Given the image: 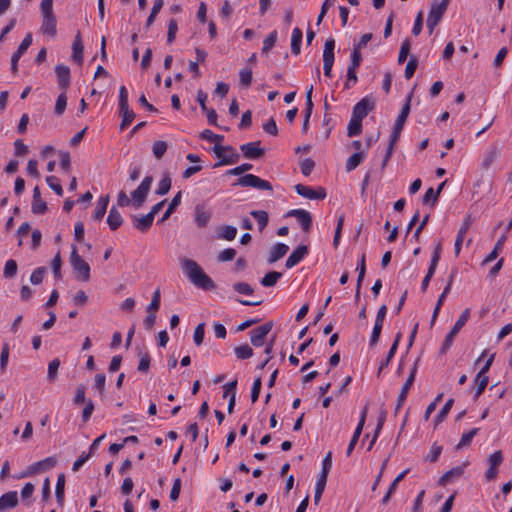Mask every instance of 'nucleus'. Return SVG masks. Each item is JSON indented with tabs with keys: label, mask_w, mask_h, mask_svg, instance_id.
<instances>
[{
	"label": "nucleus",
	"mask_w": 512,
	"mask_h": 512,
	"mask_svg": "<svg viewBox=\"0 0 512 512\" xmlns=\"http://www.w3.org/2000/svg\"><path fill=\"white\" fill-rule=\"evenodd\" d=\"M182 268L185 271L188 279L198 288L203 290H213L216 288L214 281L208 276L200 265L188 258H184L182 261Z\"/></svg>",
	"instance_id": "obj_1"
},
{
	"label": "nucleus",
	"mask_w": 512,
	"mask_h": 512,
	"mask_svg": "<svg viewBox=\"0 0 512 512\" xmlns=\"http://www.w3.org/2000/svg\"><path fill=\"white\" fill-rule=\"evenodd\" d=\"M70 264L76 273V278L83 282H87L90 279V266L82 259L78 254L77 247L72 245V251L70 254Z\"/></svg>",
	"instance_id": "obj_2"
},
{
	"label": "nucleus",
	"mask_w": 512,
	"mask_h": 512,
	"mask_svg": "<svg viewBox=\"0 0 512 512\" xmlns=\"http://www.w3.org/2000/svg\"><path fill=\"white\" fill-rule=\"evenodd\" d=\"M469 317H470V309L467 308L462 312V314L460 315V317L454 324L451 331L447 334V336L442 344V347L440 349V352L442 354H445L447 352V350L452 346L454 338L459 333V331L462 329V327L466 324Z\"/></svg>",
	"instance_id": "obj_3"
},
{
	"label": "nucleus",
	"mask_w": 512,
	"mask_h": 512,
	"mask_svg": "<svg viewBox=\"0 0 512 512\" xmlns=\"http://www.w3.org/2000/svg\"><path fill=\"white\" fill-rule=\"evenodd\" d=\"M153 182L152 176H146L140 185L131 193L132 198V206L135 209H139L142 207L144 202L146 201L147 195L150 191L151 185Z\"/></svg>",
	"instance_id": "obj_4"
},
{
	"label": "nucleus",
	"mask_w": 512,
	"mask_h": 512,
	"mask_svg": "<svg viewBox=\"0 0 512 512\" xmlns=\"http://www.w3.org/2000/svg\"><path fill=\"white\" fill-rule=\"evenodd\" d=\"M234 185L241 187H252L258 190L272 191V185L269 181L261 179L253 174H246L240 177Z\"/></svg>",
	"instance_id": "obj_5"
},
{
	"label": "nucleus",
	"mask_w": 512,
	"mask_h": 512,
	"mask_svg": "<svg viewBox=\"0 0 512 512\" xmlns=\"http://www.w3.org/2000/svg\"><path fill=\"white\" fill-rule=\"evenodd\" d=\"M411 97H412V94H409L405 105L402 107L401 112L395 121L393 131L391 134V138H390V140H392V142H396L398 140L400 133L404 127V124H405L406 119L410 112Z\"/></svg>",
	"instance_id": "obj_6"
},
{
	"label": "nucleus",
	"mask_w": 512,
	"mask_h": 512,
	"mask_svg": "<svg viewBox=\"0 0 512 512\" xmlns=\"http://www.w3.org/2000/svg\"><path fill=\"white\" fill-rule=\"evenodd\" d=\"M273 323L266 322L263 325L250 331V340L253 346L261 347L265 343V338L272 330Z\"/></svg>",
	"instance_id": "obj_7"
},
{
	"label": "nucleus",
	"mask_w": 512,
	"mask_h": 512,
	"mask_svg": "<svg viewBox=\"0 0 512 512\" xmlns=\"http://www.w3.org/2000/svg\"><path fill=\"white\" fill-rule=\"evenodd\" d=\"M502 462L503 454L501 450H497L489 456V469L485 473V478L487 481H493L497 478L498 467L502 464Z\"/></svg>",
	"instance_id": "obj_8"
},
{
	"label": "nucleus",
	"mask_w": 512,
	"mask_h": 512,
	"mask_svg": "<svg viewBox=\"0 0 512 512\" xmlns=\"http://www.w3.org/2000/svg\"><path fill=\"white\" fill-rule=\"evenodd\" d=\"M416 372H417V364L415 363L413 365L411 371H410L409 377L407 378L406 382L402 386V389H401L400 394L398 396L397 405L395 407V412L396 413L402 407V405L404 404V402H405V400L407 398L408 392H409V390H410V388L413 385V382L415 380Z\"/></svg>",
	"instance_id": "obj_9"
},
{
	"label": "nucleus",
	"mask_w": 512,
	"mask_h": 512,
	"mask_svg": "<svg viewBox=\"0 0 512 512\" xmlns=\"http://www.w3.org/2000/svg\"><path fill=\"white\" fill-rule=\"evenodd\" d=\"M260 141L249 142L246 144H242L240 146V150L243 155L247 159H257L264 155L265 151L263 148H260Z\"/></svg>",
	"instance_id": "obj_10"
},
{
	"label": "nucleus",
	"mask_w": 512,
	"mask_h": 512,
	"mask_svg": "<svg viewBox=\"0 0 512 512\" xmlns=\"http://www.w3.org/2000/svg\"><path fill=\"white\" fill-rule=\"evenodd\" d=\"M296 192L307 199H324L326 197V191L324 188H318L317 190L312 189L309 186L303 184H297L295 186Z\"/></svg>",
	"instance_id": "obj_11"
},
{
	"label": "nucleus",
	"mask_w": 512,
	"mask_h": 512,
	"mask_svg": "<svg viewBox=\"0 0 512 512\" xmlns=\"http://www.w3.org/2000/svg\"><path fill=\"white\" fill-rule=\"evenodd\" d=\"M373 109L374 101L365 97L354 106L352 115L363 120Z\"/></svg>",
	"instance_id": "obj_12"
},
{
	"label": "nucleus",
	"mask_w": 512,
	"mask_h": 512,
	"mask_svg": "<svg viewBox=\"0 0 512 512\" xmlns=\"http://www.w3.org/2000/svg\"><path fill=\"white\" fill-rule=\"evenodd\" d=\"M57 461L54 457H47L41 461L35 462L28 467V470L22 477L34 475L41 470H48L56 465Z\"/></svg>",
	"instance_id": "obj_13"
},
{
	"label": "nucleus",
	"mask_w": 512,
	"mask_h": 512,
	"mask_svg": "<svg viewBox=\"0 0 512 512\" xmlns=\"http://www.w3.org/2000/svg\"><path fill=\"white\" fill-rule=\"evenodd\" d=\"M288 215L295 217L305 232L310 231L312 226V217L308 211L303 209H296L291 210Z\"/></svg>",
	"instance_id": "obj_14"
},
{
	"label": "nucleus",
	"mask_w": 512,
	"mask_h": 512,
	"mask_svg": "<svg viewBox=\"0 0 512 512\" xmlns=\"http://www.w3.org/2000/svg\"><path fill=\"white\" fill-rule=\"evenodd\" d=\"M367 411H368V407L365 406L361 412V415H360V420H359V423L354 431V434L352 436V439L348 445V448H347V456H350L355 445L357 444L358 440H359V437L362 433V430H363V427H364V424H365V421H366V416H367Z\"/></svg>",
	"instance_id": "obj_15"
},
{
	"label": "nucleus",
	"mask_w": 512,
	"mask_h": 512,
	"mask_svg": "<svg viewBox=\"0 0 512 512\" xmlns=\"http://www.w3.org/2000/svg\"><path fill=\"white\" fill-rule=\"evenodd\" d=\"M449 2L450 0H442L441 2L434 1L431 5L427 18L440 22L447 10Z\"/></svg>",
	"instance_id": "obj_16"
},
{
	"label": "nucleus",
	"mask_w": 512,
	"mask_h": 512,
	"mask_svg": "<svg viewBox=\"0 0 512 512\" xmlns=\"http://www.w3.org/2000/svg\"><path fill=\"white\" fill-rule=\"evenodd\" d=\"M467 464L468 463H463L462 465L453 467L449 471L445 472L438 481L439 485L445 486L454 479L460 478L463 475Z\"/></svg>",
	"instance_id": "obj_17"
},
{
	"label": "nucleus",
	"mask_w": 512,
	"mask_h": 512,
	"mask_svg": "<svg viewBox=\"0 0 512 512\" xmlns=\"http://www.w3.org/2000/svg\"><path fill=\"white\" fill-rule=\"evenodd\" d=\"M470 226H471V218L468 216L465 218L464 222L462 223L461 227L459 228L456 239H455V244H454L455 256H458L460 254L463 241L465 239V236H466L467 231L469 230Z\"/></svg>",
	"instance_id": "obj_18"
},
{
	"label": "nucleus",
	"mask_w": 512,
	"mask_h": 512,
	"mask_svg": "<svg viewBox=\"0 0 512 512\" xmlns=\"http://www.w3.org/2000/svg\"><path fill=\"white\" fill-rule=\"evenodd\" d=\"M308 254V247L301 245L297 247L287 258L285 266L290 269L297 265Z\"/></svg>",
	"instance_id": "obj_19"
},
{
	"label": "nucleus",
	"mask_w": 512,
	"mask_h": 512,
	"mask_svg": "<svg viewBox=\"0 0 512 512\" xmlns=\"http://www.w3.org/2000/svg\"><path fill=\"white\" fill-rule=\"evenodd\" d=\"M47 210L46 202L41 198L39 187L36 186L33 190V202H32V212L34 214L42 215Z\"/></svg>",
	"instance_id": "obj_20"
},
{
	"label": "nucleus",
	"mask_w": 512,
	"mask_h": 512,
	"mask_svg": "<svg viewBox=\"0 0 512 512\" xmlns=\"http://www.w3.org/2000/svg\"><path fill=\"white\" fill-rule=\"evenodd\" d=\"M132 220H133V223H134V227L141 231V232H146L150 229V227L152 226V223H153V220L154 218L152 217V214H146V215H142V216H133L132 217Z\"/></svg>",
	"instance_id": "obj_21"
},
{
	"label": "nucleus",
	"mask_w": 512,
	"mask_h": 512,
	"mask_svg": "<svg viewBox=\"0 0 512 512\" xmlns=\"http://www.w3.org/2000/svg\"><path fill=\"white\" fill-rule=\"evenodd\" d=\"M18 504V497L16 491H10L0 497V512L9 508H13Z\"/></svg>",
	"instance_id": "obj_22"
},
{
	"label": "nucleus",
	"mask_w": 512,
	"mask_h": 512,
	"mask_svg": "<svg viewBox=\"0 0 512 512\" xmlns=\"http://www.w3.org/2000/svg\"><path fill=\"white\" fill-rule=\"evenodd\" d=\"M288 250H289L288 245H286L284 243H278V244L274 245L272 247V249L270 250L269 257L267 260L268 263L273 264V263L277 262L279 259H281L282 257H284L286 255Z\"/></svg>",
	"instance_id": "obj_23"
},
{
	"label": "nucleus",
	"mask_w": 512,
	"mask_h": 512,
	"mask_svg": "<svg viewBox=\"0 0 512 512\" xmlns=\"http://www.w3.org/2000/svg\"><path fill=\"white\" fill-rule=\"evenodd\" d=\"M55 73L58 78V83L62 89H67L70 84V69L65 65H57Z\"/></svg>",
	"instance_id": "obj_24"
},
{
	"label": "nucleus",
	"mask_w": 512,
	"mask_h": 512,
	"mask_svg": "<svg viewBox=\"0 0 512 512\" xmlns=\"http://www.w3.org/2000/svg\"><path fill=\"white\" fill-rule=\"evenodd\" d=\"M43 34L54 37L56 35V18L53 15H43V22L41 26Z\"/></svg>",
	"instance_id": "obj_25"
},
{
	"label": "nucleus",
	"mask_w": 512,
	"mask_h": 512,
	"mask_svg": "<svg viewBox=\"0 0 512 512\" xmlns=\"http://www.w3.org/2000/svg\"><path fill=\"white\" fill-rule=\"evenodd\" d=\"M107 223L111 230H117L123 223L120 212L114 206L109 211Z\"/></svg>",
	"instance_id": "obj_26"
},
{
	"label": "nucleus",
	"mask_w": 512,
	"mask_h": 512,
	"mask_svg": "<svg viewBox=\"0 0 512 512\" xmlns=\"http://www.w3.org/2000/svg\"><path fill=\"white\" fill-rule=\"evenodd\" d=\"M366 154L363 151L352 154L346 161L345 169L347 172H351L356 169L365 159Z\"/></svg>",
	"instance_id": "obj_27"
},
{
	"label": "nucleus",
	"mask_w": 512,
	"mask_h": 512,
	"mask_svg": "<svg viewBox=\"0 0 512 512\" xmlns=\"http://www.w3.org/2000/svg\"><path fill=\"white\" fill-rule=\"evenodd\" d=\"M108 203H109L108 195H105V196H102L99 198L96 208H95V211L92 216L95 221H99L104 217L106 210H107Z\"/></svg>",
	"instance_id": "obj_28"
},
{
	"label": "nucleus",
	"mask_w": 512,
	"mask_h": 512,
	"mask_svg": "<svg viewBox=\"0 0 512 512\" xmlns=\"http://www.w3.org/2000/svg\"><path fill=\"white\" fill-rule=\"evenodd\" d=\"M303 38V32L300 28L295 27L291 37V51L294 55H298L301 50V42Z\"/></svg>",
	"instance_id": "obj_29"
},
{
	"label": "nucleus",
	"mask_w": 512,
	"mask_h": 512,
	"mask_svg": "<svg viewBox=\"0 0 512 512\" xmlns=\"http://www.w3.org/2000/svg\"><path fill=\"white\" fill-rule=\"evenodd\" d=\"M408 471H409L408 469L404 470L403 472H401V473H400V474H399V475H398V476L393 480V482L391 483V485H390V487H389V489H388L387 493L384 495V497H383V499H382V504H383V505H386V504L390 501V499H391L392 495L394 494V492H395V491H396V489H397V486H398L399 482L403 480V478H404V477H405V475L408 473Z\"/></svg>",
	"instance_id": "obj_30"
},
{
	"label": "nucleus",
	"mask_w": 512,
	"mask_h": 512,
	"mask_svg": "<svg viewBox=\"0 0 512 512\" xmlns=\"http://www.w3.org/2000/svg\"><path fill=\"white\" fill-rule=\"evenodd\" d=\"M211 213L206 211L203 207L197 206L195 210V222L198 227H205L210 221Z\"/></svg>",
	"instance_id": "obj_31"
},
{
	"label": "nucleus",
	"mask_w": 512,
	"mask_h": 512,
	"mask_svg": "<svg viewBox=\"0 0 512 512\" xmlns=\"http://www.w3.org/2000/svg\"><path fill=\"white\" fill-rule=\"evenodd\" d=\"M72 49V59L76 63L81 64L83 61V45L79 34L76 35L73 41Z\"/></svg>",
	"instance_id": "obj_32"
},
{
	"label": "nucleus",
	"mask_w": 512,
	"mask_h": 512,
	"mask_svg": "<svg viewBox=\"0 0 512 512\" xmlns=\"http://www.w3.org/2000/svg\"><path fill=\"white\" fill-rule=\"evenodd\" d=\"M506 239H507L506 235H503L501 238L498 239L493 250L483 260V263H482L483 265H486L487 263L494 261L498 257L499 253L502 251V248H503V245H504Z\"/></svg>",
	"instance_id": "obj_33"
},
{
	"label": "nucleus",
	"mask_w": 512,
	"mask_h": 512,
	"mask_svg": "<svg viewBox=\"0 0 512 512\" xmlns=\"http://www.w3.org/2000/svg\"><path fill=\"white\" fill-rule=\"evenodd\" d=\"M181 198H182V192L179 191L174 197L173 199L171 200L166 212L163 214V216L161 217V219L158 221V223H163L165 222L170 216L171 214L174 212V210L180 205L181 203Z\"/></svg>",
	"instance_id": "obj_34"
},
{
	"label": "nucleus",
	"mask_w": 512,
	"mask_h": 512,
	"mask_svg": "<svg viewBox=\"0 0 512 512\" xmlns=\"http://www.w3.org/2000/svg\"><path fill=\"white\" fill-rule=\"evenodd\" d=\"M237 234V229L234 226L226 225L218 228L217 235L220 239H225L227 241H232L235 239Z\"/></svg>",
	"instance_id": "obj_35"
},
{
	"label": "nucleus",
	"mask_w": 512,
	"mask_h": 512,
	"mask_svg": "<svg viewBox=\"0 0 512 512\" xmlns=\"http://www.w3.org/2000/svg\"><path fill=\"white\" fill-rule=\"evenodd\" d=\"M362 132V119L355 118V116L352 115L350 122L347 127V135L349 137L357 136L361 134Z\"/></svg>",
	"instance_id": "obj_36"
},
{
	"label": "nucleus",
	"mask_w": 512,
	"mask_h": 512,
	"mask_svg": "<svg viewBox=\"0 0 512 512\" xmlns=\"http://www.w3.org/2000/svg\"><path fill=\"white\" fill-rule=\"evenodd\" d=\"M122 116V122L120 124V130H124L128 127L135 118V113L129 108V106L119 108Z\"/></svg>",
	"instance_id": "obj_37"
},
{
	"label": "nucleus",
	"mask_w": 512,
	"mask_h": 512,
	"mask_svg": "<svg viewBox=\"0 0 512 512\" xmlns=\"http://www.w3.org/2000/svg\"><path fill=\"white\" fill-rule=\"evenodd\" d=\"M32 44V34L28 33L24 39L22 40L21 44L19 45L16 52L13 53L12 57L14 60H19L21 56L27 51V49Z\"/></svg>",
	"instance_id": "obj_38"
},
{
	"label": "nucleus",
	"mask_w": 512,
	"mask_h": 512,
	"mask_svg": "<svg viewBox=\"0 0 512 512\" xmlns=\"http://www.w3.org/2000/svg\"><path fill=\"white\" fill-rule=\"evenodd\" d=\"M478 428H473L469 432H466L462 435L459 443L455 446L456 450H462L463 448L469 446L472 442L474 436L478 433Z\"/></svg>",
	"instance_id": "obj_39"
},
{
	"label": "nucleus",
	"mask_w": 512,
	"mask_h": 512,
	"mask_svg": "<svg viewBox=\"0 0 512 512\" xmlns=\"http://www.w3.org/2000/svg\"><path fill=\"white\" fill-rule=\"evenodd\" d=\"M64 489H65V475L63 473L59 474L57 477L56 483V499L59 505H63L64 502Z\"/></svg>",
	"instance_id": "obj_40"
},
{
	"label": "nucleus",
	"mask_w": 512,
	"mask_h": 512,
	"mask_svg": "<svg viewBox=\"0 0 512 512\" xmlns=\"http://www.w3.org/2000/svg\"><path fill=\"white\" fill-rule=\"evenodd\" d=\"M281 277L282 274L280 272L271 271L261 279L260 283L264 287H273Z\"/></svg>",
	"instance_id": "obj_41"
},
{
	"label": "nucleus",
	"mask_w": 512,
	"mask_h": 512,
	"mask_svg": "<svg viewBox=\"0 0 512 512\" xmlns=\"http://www.w3.org/2000/svg\"><path fill=\"white\" fill-rule=\"evenodd\" d=\"M234 353L238 359H249L253 356V349L248 344H243L235 347Z\"/></svg>",
	"instance_id": "obj_42"
},
{
	"label": "nucleus",
	"mask_w": 512,
	"mask_h": 512,
	"mask_svg": "<svg viewBox=\"0 0 512 512\" xmlns=\"http://www.w3.org/2000/svg\"><path fill=\"white\" fill-rule=\"evenodd\" d=\"M489 378L488 376H484L482 374H478L475 377L476 391H475V399H477L485 390L488 384Z\"/></svg>",
	"instance_id": "obj_43"
},
{
	"label": "nucleus",
	"mask_w": 512,
	"mask_h": 512,
	"mask_svg": "<svg viewBox=\"0 0 512 512\" xmlns=\"http://www.w3.org/2000/svg\"><path fill=\"white\" fill-rule=\"evenodd\" d=\"M251 216L258 222L259 230L262 231L268 224V214L263 210H254Z\"/></svg>",
	"instance_id": "obj_44"
},
{
	"label": "nucleus",
	"mask_w": 512,
	"mask_h": 512,
	"mask_svg": "<svg viewBox=\"0 0 512 512\" xmlns=\"http://www.w3.org/2000/svg\"><path fill=\"white\" fill-rule=\"evenodd\" d=\"M239 160V154L232 148V151H226L225 157L223 159L215 164V167L221 166V165H231L237 163Z\"/></svg>",
	"instance_id": "obj_45"
},
{
	"label": "nucleus",
	"mask_w": 512,
	"mask_h": 512,
	"mask_svg": "<svg viewBox=\"0 0 512 512\" xmlns=\"http://www.w3.org/2000/svg\"><path fill=\"white\" fill-rule=\"evenodd\" d=\"M170 188H171V178L168 174H165L158 184L156 194L161 195V196L165 195L169 192Z\"/></svg>",
	"instance_id": "obj_46"
},
{
	"label": "nucleus",
	"mask_w": 512,
	"mask_h": 512,
	"mask_svg": "<svg viewBox=\"0 0 512 512\" xmlns=\"http://www.w3.org/2000/svg\"><path fill=\"white\" fill-rule=\"evenodd\" d=\"M17 270H18L17 262L13 259H9L5 263L3 275L5 278H13L17 274Z\"/></svg>",
	"instance_id": "obj_47"
},
{
	"label": "nucleus",
	"mask_w": 512,
	"mask_h": 512,
	"mask_svg": "<svg viewBox=\"0 0 512 512\" xmlns=\"http://www.w3.org/2000/svg\"><path fill=\"white\" fill-rule=\"evenodd\" d=\"M167 148V143L161 140L155 141L152 145L153 154L157 159H161L163 157L167 151Z\"/></svg>",
	"instance_id": "obj_48"
},
{
	"label": "nucleus",
	"mask_w": 512,
	"mask_h": 512,
	"mask_svg": "<svg viewBox=\"0 0 512 512\" xmlns=\"http://www.w3.org/2000/svg\"><path fill=\"white\" fill-rule=\"evenodd\" d=\"M332 467V452H328L322 461V471L319 478L327 480V476Z\"/></svg>",
	"instance_id": "obj_49"
},
{
	"label": "nucleus",
	"mask_w": 512,
	"mask_h": 512,
	"mask_svg": "<svg viewBox=\"0 0 512 512\" xmlns=\"http://www.w3.org/2000/svg\"><path fill=\"white\" fill-rule=\"evenodd\" d=\"M277 41V31H272L263 41L262 52L268 53Z\"/></svg>",
	"instance_id": "obj_50"
},
{
	"label": "nucleus",
	"mask_w": 512,
	"mask_h": 512,
	"mask_svg": "<svg viewBox=\"0 0 512 512\" xmlns=\"http://www.w3.org/2000/svg\"><path fill=\"white\" fill-rule=\"evenodd\" d=\"M205 336V323H200L194 330L193 340L196 346H200L203 343Z\"/></svg>",
	"instance_id": "obj_51"
},
{
	"label": "nucleus",
	"mask_w": 512,
	"mask_h": 512,
	"mask_svg": "<svg viewBox=\"0 0 512 512\" xmlns=\"http://www.w3.org/2000/svg\"><path fill=\"white\" fill-rule=\"evenodd\" d=\"M410 48H411L410 40L409 39L404 40L401 44V48H400L399 55H398V63L399 64H402L406 61V59L409 55V52H410Z\"/></svg>",
	"instance_id": "obj_52"
},
{
	"label": "nucleus",
	"mask_w": 512,
	"mask_h": 512,
	"mask_svg": "<svg viewBox=\"0 0 512 512\" xmlns=\"http://www.w3.org/2000/svg\"><path fill=\"white\" fill-rule=\"evenodd\" d=\"M356 269L358 271L357 286L358 289H361V285L366 273L365 254H362L360 262L358 263Z\"/></svg>",
	"instance_id": "obj_53"
},
{
	"label": "nucleus",
	"mask_w": 512,
	"mask_h": 512,
	"mask_svg": "<svg viewBox=\"0 0 512 512\" xmlns=\"http://www.w3.org/2000/svg\"><path fill=\"white\" fill-rule=\"evenodd\" d=\"M46 273V268L45 267H38L36 268L31 276H30V281L33 285H39L42 283L43 281V278H44V274Z\"/></svg>",
	"instance_id": "obj_54"
},
{
	"label": "nucleus",
	"mask_w": 512,
	"mask_h": 512,
	"mask_svg": "<svg viewBox=\"0 0 512 512\" xmlns=\"http://www.w3.org/2000/svg\"><path fill=\"white\" fill-rule=\"evenodd\" d=\"M139 356H140V361L138 364V371L147 373L149 370V367H150V355L148 352H143V353L141 352L139 354Z\"/></svg>",
	"instance_id": "obj_55"
},
{
	"label": "nucleus",
	"mask_w": 512,
	"mask_h": 512,
	"mask_svg": "<svg viewBox=\"0 0 512 512\" xmlns=\"http://www.w3.org/2000/svg\"><path fill=\"white\" fill-rule=\"evenodd\" d=\"M46 182L48 184V186L55 191V193L59 196H62L63 195V189H62V186L59 182V179L55 176H48L46 178Z\"/></svg>",
	"instance_id": "obj_56"
},
{
	"label": "nucleus",
	"mask_w": 512,
	"mask_h": 512,
	"mask_svg": "<svg viewBox=\"0 0 512 512\" xmlns=\"http://www.w3.org/2000/svg\"><path fill=\"white\" fill-rule=\"evenodd\" d=\"M326 482H327L326 479L318 477V480H317V483H316V487H315V493H314V503L316 505L319 503V501L321 499V496H322L323 491H324L325 486H326Z\"/></svg>",
	"instance_id": "obj_57"
},
{
	"label": "nucleus",
	"mask_w": 512,
	"mask_h": 512,
	"mask_svg": "<svg viewBox=\"0 0 512 512\" xmlns=\"http://www.w3.org/2000/svg\"><path fill=\"white\" fill-rule=\"evenodd\" d=\"M66 105H67L66 94L61 93L56 100L55 110H54L55 114L62 115L66 109Z\"/></svg>",
	"instance_id": "obj_58"
},
{
	"label": "nucleus",
	"mask_w": 512,
	"mask_h": 512,
	"mask_svg": "<svg viewBox=\"0 0 512 512\" xmlns=\"http://www.w3.org/2000/svg\"><path fill=\"white\" fill-rule=\"evenodd\" d=\"M160 301H161V293L160 289H156L153 293L152 300L150 304L147 306V311H158L160 308Z\"/></svg>",
	"instance_id": "obj_59"
},
{
	"label": "nucleus",
	"mask_w": 512,
	"mask_h": 512,
	"mask_svg": "<svg viewBox=\"0 0 512 512\" xmlns=\"http://www.w3.org/2000/svg\"><path fill=\"white\" fill-rule=\"evenodd\" d=\"M233 289L244 295H251L254 292L252 286L246 282H237L233 285Z\"/></svg>",
	"instance_id": "obj_60"
},
{
	"label": "nucleus",
	"mask_w": 512,
	"mask_h": 512,
	"mask_svg": "<svg viewBox=\"0 0 512 512\" xmlns=\"http://www.w3.org/2000/svg\"><path fill=\"white\" fill-rule=\"evenodd\" d=\"M252 71L251 69H242L239 73L240 76V85L243 87H249L252 82Z\"/></svg>",
	"instance_id": "obj_61"
},
{
	"label": "nucleus",
	"mask_w": 512,
	"mask_h": 512,
	"mask_svg": "<svg viewBox=\"0 0 512 512\" xmlns=\"http://www.w3.org/2000/svg\"><path fill=\"white\" fill-rule=\"evenodd\" d=\"M178 31V24L175 19H170L168 23V33H167V42L170 44L176 38V33Z\"/></svg>",
	"instance_id": "obj_62"
},
{
	"label": "nucleus",
	"mask_w": 512,
	"mask_h": 512,
	"mask_svg": "<svg viewBox=\"0 0 512 512\" xmlns=\"http://www.w3.org/2000/svg\"><path fill=\"white\" fill-rule=\"evenodd\" d=\"M236 256V251L233 248H227L221 251L218 255L219 262H228L232 261Z\"/></svg>",
	"instance_id": "obj_63"
},
{
	"label": "nucleus",
	"mask_w": 512,
	"mask_h": 512,
	"mask_svg": "<svg viewBox=\"0 0 512 512\" xmlns=\"http://www.w3.org/2000/svg\"><path fill=\"white\" fill-rule=\"evenodd\" d=\"M315 166L311 158H306L300 162L301 172L304 176H309Z\"/></svg>",
	"instance_id": "obj_64"
}]
</instances>
